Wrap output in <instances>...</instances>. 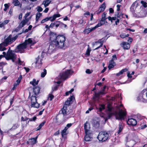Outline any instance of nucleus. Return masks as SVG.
Returning a JSON list of instances; mask_svg holds the SVG:
<instances>
[{
  "label": "nucleus",
  "instance_id": "obj_1",
  "mask_svg": "<svg viewBox=\"0 0 147 147\" xmlns=\"http://www.w3.org/2000/svg\"><path fill=\"white\" fill-rule=\"evenodd\" d=\"M49 34L51 42L48 49L49 53L52 52L56 48H62L64 47L66 39L64 36H57L55 33L51 31Z\"/></svg>",
  "mask_w": 147,
  "mask_h": 147
},
{
  "label": "nucleus",
  "instance_id": "obj_2",
  "mask_svg": "<svg viewBox=\"0 0 147 147\" xmlns=\"http://www.w3.org/2000/svg\"><path fill=\"white\" fill-rule=\"evenodd\" d=\"M107 112L108 114V117L106 118L103 116H102V117H104L105 119V121H107L108 119H110L113 115H115L116 116V119H124V117L126 115V111H123L122 109H119V112L118 113L112 107V106L110 103H108L107 105Z\"/></svg>",
  "mask_w": 147,
  "mask_h": 147
},
{
  "label": "nucleus",
  "instance_id": "obj_3",
  "mask_svg": "<svg viewBox=\"0 0 147 147\" xmlns=\"http://www.w3.org/2000/svg\"><path fill=\"white\" fill-rule=\"evenodd\" d=\"M18 35H16L13 37L11 35H9L4 40V42L0 44V51H4L6 49L5 46L11 44L14 42L18 38Z\"/></svg>",
  "mask_w": 147,
  "mask_h": 147
},
{
  "label": "nucleus",
  "instance_id": "obj_4",
  "mask_svg": "<svg viewBox=\"0 0 147 147\" xmlns=\"http://www.w3.org/2000/svg\"><path fill=\"white\" fill-rule=\"evenodd\" d=\"M73 73V72L72 70H67L65 72L60 73L58 77L55 79V80L58 81H55V83L58 84H60L62 80L65 79L68 77V76L71 75Z\"/></svg>",
  "mask_w": 147,
  "mask_h": 147
},
{
  "label": "nucleus",
  "instance_id": "obj_5",
  "mask_svg": "<svg viewBox=\"0 0 147 147\" xmlns=\"http://www.w3.org/2000/svg\"><path fill=\"white\" fill-rule=\"evenodd\" d=\"M109 138V134L106 131H101L99 132L97 136L98 140L102 142L105 141Z\"/></svg>",
  "mask_w": 147,
  "mask_h": 147
},
{
  "label": "nucleus",
  "instance_id": "obj_6",
  "mask_svg": "<svg viewBox=\"0 0 147 147\" xmlns=\"http://www.w3.org/2000/svg\"><path fill=\"white\" fill-rule=\"evenodd\" d=\"M147 89L143 90L139 94L138 97V100H142L144 102H147Z\"/></svg>",
  "mask_w": 147,
  "mask_h": 147
},
{
  "label": "nucleus",
  "instance_id": "obj_7",
  "mask_svg": "<svg viewBox=\"0 0 147 147\" xmlns=\"http://www.w3.org/2000/svg\"><path fill=\"white\" fill-rule=\"evenodd\" d=\"M44 52H42V54L39 55L36 59L35 62L36 67L38 68L40 67L42 64V61L44 58Z\"/></svg>",
  "mask_w": 147,
  "mask_h": 147
},
{
  "label": "nucleus",
  "instance_id": "obj_8",
  "mask_svg": "<svg viewBox=\"0 0 147 147\" xmlns=\"http://www.w3.org/2000/svg\"><path fill=\"white\" fill-rule=\"evenodd\" d=\"M27 48L25 44L23 43L17 47L15 50V51L17 53H24L25 49Z\"/></svg>",
  "mask_w": 147,
  "mask_h": 147
},
{
  "label": "nucleus",
  "instance_id": "obj_9",
  "mask_svg": "<svg viewBox=\"0 0 147 147\" xmlns=\"http://www.w3.org/2000/svg\"><path fill=\"white\" fill-rule=\"evenodd\" d=\"M10 48L9 47L7 53L6 55L5 56V59L7 60L10 59L16 58V55L15 52L13 51L10 50Z\"/></svg>",
  "mask_w": 147,
  "mask_h": 147
},
{
  "label": "nucleus",
  "instance_id": "obj_10",
  "mask_svg": "<svg viewBox=\"0 0 147 147\" xmlns=\"http://www.w3.org/2000/svg\"><path fill=\"white\" fill-rule=\"evenodd\" d=\"M36 42L33 38H29L28 39L26 40L24 43L26 45L28 49H29L28 48H30L31 47L35 44Z\"/></svg>",
  "mask_w": 147,
  "mask_h": 147
},
{
  "label": "nucleus",
  "instance_id": "obj_11",
  "mask_svg": "<svg viewBox=\"0 0 147 147\" xmlns=\"http://www.w3.org/2000/svg\"><path fill=\"white\" fill-rule=\"evenodd\" d=\"M36 97L34 96H32L31 97L32 107L38 108L39 104L37 102Z\"/></svg>",
  "mask_w": 147,
  "mask_h": 147
},
{
  "label": "nucleus",
  "instance_id": "obj_12",
  "mask_svg": "<svg viewBox=\"0 0 147 147\" xmlns=\"http://www.w3.org/2000/svg\"><path fill=\"white\" fill-rule=\"evenodd\" d=\"M85 133H92L90 130V125L88 122L86 121L84 124Z\"/></svg>",
  "mask_w": 147,
  "mask_h": 147
},
{
  "label": "nucleus",
  "instance_id": "obj_13",
  "mask_svg": "<svg viewBox=\"0 0 147 147\" xmlns=\"http://www.w3.org/2000/svg\"><path fill=\"white\" fill-rule=\"evenodd\" d=\"M103 38L101 40H99L98 41L95 42L94 44H92L93 46H96L97 47L94 50H97L102 46L103 43V41L102 40Z\"/></svg>",
  "mask_w": 147,
  "mask_h": 147
},
{
  "label": "nucleus",
  "instance_id": "obj_14",
  "mask_svg": "<svg viewBox=\"0 0 147 147\" xmlns=\"http://www.w3.org/2000/svg\"><path fill=\"white\" fill-rule=\"evenodd\" d=\"M127 123L129 125L134 126L136 125L137 122L135 119L134 118H131L128 119L127 121Z\"/></svg>",
  "mask_w": 147,
  "mask_h": 147
},
{
  "label": "nucleus",
  "instance_id": "obj_15",
  "mask_svg": "<svg viewBox=\"0 0 147 147\" xmlns=\"http://www.w3.org/2000/svg\"><path fill=\"white\" fill-rule=\"evenodd\" d=\"M120 45L124 49L128 50L129 49L130 47V44L127 42H123L120 44Z\"/></svg>",
  "mask_w": 147,
  "mask_h": 147
},
{
  "label": "nucleus",
  "instance_id": "obj_16",
  "mask_svg": "<svg viewBox=\"0 0 147 147\" xmlns=\"http://www.w3.org/2000/svg\"><path fill=\"white\" fill-rule=\"evenodd\" d=\"M85 136L84 137V140L86 141H89L91 140L92 138V133H85Z\"/></svg>",
  "mask_w": 147,
  "mask_h": 147
},
{
  "label": "nucleus",
  "instance_id": "obj_17",
  "mask_svg": "<svg viewBox=\"0 0 147 147\" xmlns=\"http://www.w3.org/2000/svg\"><path fill=\"white\" fill-rule=\"evenodd\" d=\"M96 26L92 28H86L83 31V33L84 34H87L90 32L94 30L96 28Z\"/></svg>",
  "mask_w": 147,
  "mask_h": 147
},
{
  "label": "nucleus",
  "instance_id": "obj_18",
  "mask_svg": "<svg viewBox=\"0 0 147 147\" xmlns=\"http://www.w3.org/2000/svg\"><path fill=\"white\" fill-rule=\"evenodd\" d=\"M104 93L103 91H100L99 93H96L93 97L94 101H98L99 98V96L100 94H103Z\"/></svg>",
  "mask_w": 147,
  "mask_h": 147
},
{
  "label": "nucleus",
  "instance_id": "obj_19",
  "mask_svg": "<svg viewBox=\"0 0 147 147\" xmlns=\"http://www.w3.org/2000/svg\"><path fill=\"white\" fill-rule=\"evenodd\" d=\"M59 21H57L54 23H51L49 25V27H50V28H54V27L55 26V28L56 29L59 26Z\"/></svg>",
  "mask_w": 147,
  "mask_h": 147
},
{
  "label": "nucleus",
  "instance_id": "obj_20",
  "mask_svg": "<svg viewBox=\"0 0 147 147\" xmlns=\"http://www.w3.org/2000/svg\"><path fill=\"white\" fill-rule=\"evenodd\" d=\"M115 65V63L114 61H113V60H111L109 62L108 68L109 69H110L113 68Z\"/></svg>",
  "mask_w": 147,
  "mask_h": 147
},
{
  "label": "nucleus",
  "instance_id": "obj_21",
  "mask_svg": "<svg viewBox=\"0 0 147 147\" xmlns=\"http://www.w3.org/2000/svg\"><path fill=\"white\" fill-rule=\"evenodd\" d=\"M73 98L74 97L72 96H71L65 102V104L64 106H65L67 107H69V105L70 104L71 101L72 100Z\"/></svg>",
  "mask_w": 147,
  "mask_h": 147
},
{
  "label": "nucleus",
  "instance_id": "obj_22",
  "mask_svg": "<svg viewBox=\"0 0 147 147\" xmlns=\"http://www.w3.org/2000/svg\"><path fill=\"white\" fill-rule=\"evenodd\" d=\"M69 131L68 130L64 128V129L62 131L61 133L62 136L63 138L65 137V136L68 134Z\"/></svg>",
  "mask_w": 147,
  "mask_h": 147
},
{
  "label": "nucleus",
  "instance_id": "obj_23",
  "mask_svg": "<svg viewBox=\"0 0 147 147\" xmlns=\"http://www.w3.org/2000/svg\"><path fill=\"white\" fill-rule=\"evenodd\" d=\"M37 137L36 138H33L30 139L29 141V143L32 145L35 144L37 142L36 140Z\"/></svg>",
  "mask_w": 147,
  "mask_h": 147
},
{
  "label": "nucleus",
  "instance_id": "obj_24",
  "mask_svg": "<svg viewBox=\"0 0 147 147\" xmlns=\"http://www.w3.org/2000/svg\"><path fill=\"white\" fill-rule=\"evenodd\" d=\"M67 107L65 106H64L63 108L61 110V111L62 114L64 115H66L68 113L67 111Z\"/></svg>",
  "mask_w": 147,
  "mask_h": 147
},
{
  "label": "nucleus",
  "instance_id": "obj_25",
  "mask_svg": "<svg viewBox=\"0 0 147 147\" xmlns=\"http://www.w3.org/2000/svg\"><path fill=\"white\" fill-rule=\"evenodd\" d=\"M52 0H46L43 2L42 4H43L45 7H46L49 5L52 1Z\"/></svg>",
  "mask_w": 147,
  "mask_h": 147
},
{
  "label": "nucleus",
  "instance_id": "obj_26",
  "mask_svg": "<svg viewBox=\"0 0 147 147\" xmlns=\"http://www.w3.org/2000/svg\"><path fill=\"white\" fill-rule=\"evenodd\" d=\"M9 21V20H7L4 21L3 22H0V27L2 28L4 25L8 24Z\"/></svg>",
  "mask_w": 147,
  "mask_h": 147
},
{
  "label": "nucleus",
  "instance_id": "obj_27",
  "mask_svg": "<svg viewBox=\"0 0 147 147\" xmlns=\"http://www.w3.org/2000/svg\"><path fill=\"white\" fill-rule=\"evenodd\" d=\"M40 88L39 87H36L34 88V92L35 95H37L40 92Z\"/></svg>",
  "mask_w": 147,
  "mask_h": 147
},
{
  "label": "nucleus",
  "instance_id": "obj_28",
  "mask_svg": "<svg viewBox=\"0 0 147 147\" xmlns=\"http://www.w3.org/2000/svg\"><path fill=\"white\" fill-rule=\"evenodd\" d=\"M97 109H98L99 111L101 112L103 110L105 109V105H99L98 108H96Z\"/></svg>",
  "mask_w": 147,
  "mask_h": 147
},
{
  "label": "nucleus",
  "instance_id": "obj_29",
  "mask_svg": "<svg viewBox=\"0 0 147 147\" xmlns=\"http://www.w3.org/2000/svg\"><path fill=\"white\" fill-rule=\"evenodd\" d=\"M123 128V126L121 123H119V130L117 133L118 134H119L122 131Z\"/></svg>",
  "mask_w": 147,
  "mask_h": 147
},
{
  "label": "nucleus",
  "instance_id": "obj_30",
  "mask_svg": "<svg viewBox=\"0 0 147 147\" xmlns=\"http://www.w3.org/2000/svg\"><path fill=\"white\" fill-rule=\"evenodd\" d=\"M46 123L45 121H44L42 123L40 124L36 128V131L39 130L42 127L44 126L45 125V123Z\"/></svg>",
  "mask_w": 147,
  "mask_h": 147
},
{
  "label": "nucleus",
  "instance_id": "obj_31",
  "mask_svg": "<svg viewBox=\"0 0 147 147\" xmlns=\"http://www.w3.org/2000/svg\"><path fill=\"white\" fill-rule=\"evenodd\" d=\"M22 79V76L21 75H20L19 77L18 78V79L16 81V83L14 84V86H17L20 83V81Z\"/></svg>",
  "mask_w": 147,
  "mask_h": 147
},
{
  "label": "nucleus",
  "instance_id": "obj_32",
  "mask_svg": "<svg viewBox=\"0 0 147 147\" xmlns=\"http://www.w3.org/2000/svg\"><path fill=\"white\" fill-rule=\"evenodd\" d=\"M38 81H36L35 79H33L32 81H31L30 82V84L32 85L33 86H34L38 84Z\"/></svg>",
  "mask_w": 147,
  "mask_h": 147
},
{
  "label": "nucleus",
  "instance_id": "obj_33",
  "mask_svg": "<svg viewBox=\"0 0 147 147\" xmlns=\"http://www.w3.org/2000/svg\"><path fill=\"white\" fill-rule=\"evenodd\" d=\"M42 14L40 13H36V22H38L39 18H40Z\"/></svg>",
  "mask_w": 147,
  "mask_h": 147
},
{
  "label": "nucleus",
  "instance_id": "obj_34",
  "mask_svg": "<svg viewBox=\"0 0 147 147\" xmlns=\"http://www.w3.org/2000/svg\"><path fill=\"white\" fill-rule=\"evenodd\" d=\"M26 23V22L25 20L22 21L20 23L19 27L20 28H22L25 25Z\"/></svg>",
  "mask_w": 147,
  "mask_h": 147
},
{
  "label": "nucleus",
  "instance_id": "obj_35",
  "mask_svg": "<svg viewBox=\"0 0 147 147\" xmlns=\"http://www.w3.org/2000/svg\"><path fill=\"white\" fill-rule=\"evenodd\" d=\"M59 26L62 28H67V25L66 24L63 23L60 21H59Z\"/></svg>",
  "mask_w": 147,
  "mask_h": 147
},
{
  "label": "nucleus",
  "instance_id": "obj_36",
  "mask_svg": "<svg viewBox=\"0 0 147 147\" xmlns=\"http://www.w3.org/2000/svg\"><path fill=\"white\" fill-rule=\"evenodd\" d=\"M13 3L15 6H18L20 3L18 0H13Z\"/></svg>",
  "mask_w": 147,
  "mask_h": 147
},
{
  "label": "nucleus",
  "instance_id": "obj_37",
  "mask_svg": "<svg viewBox=\"0 0 147 147\" xmlns=\"http://www.w3.org/2000/svg\"><path fill=\"white\" fill-rule=\"evenodd\" d=\"M99 122L98 121H95L94 122V126L95 127V128H97L99 127Z\"/></svg>",
  "mask_w": 147,
  "mask_h": 147
},
{
  "label": "nucleus",
  "instance_id": "obj_38",
  "mask_svg": "<svg viewBox=\"0 0 147 147\" xmlns=\"http://www.w3.org/2000/svg\"><path fill=\"white\" fill-rule=\"evenodd\" d=\"M47 74V70L46 69H44L43 71L41 73V76L42 78L44 77Z\"/></svg>",
  "mask_w": 147,
  "mask_h": 147
},
{
  "label": "nucleus",
  "instance_id": "obj_39",
  "mask_svg": "<svg viewBox=\"0 0 147 147\" xmlns=\"http://www.w3.org/2000/svg\"><path fill=\"white\" fill-rule=\"evenodd\" d=\"M104 22H102L101 20L100 22H99L95 26H96V28L99 27L100 26L104 24H105Z\"/></svg>",
  "mask_w": 147,
  "mask_h": 147
},
{
  "label": "nucleus",
  "instance_id": "obj_40",
  "mask_svg": "<svg viewBox=\"0 0 147 147\" xmlns=\"http://www.w3.org/2000/svg\"><path fill=\"white\" fill-rule=\"evenodd\" d=\"M135 9V3H134L131 5L130 7V9L131 11H134Z\"/></svg>",
  "mask_w": 147,
  "mask_h": 147
},
{
  "label": "nucleus",
  "instance_id": "obj_41",
  "mask_svg": "<svg viewBox=\"0 0 147 147\" xmlns=\"http://www.w3.org/2000/svg\"><path fill=\"white\" fill-rule=\"evenodd\" d=\"M129 36V34H122L120 35V36L121 38H123L126 37L128 36Z\"/></svg>",
  "mask_w": 147,
  "mask_h": 147
},
{
  "label": "nucleus",
  "instance_id": "obj_42",
  "mask_svg": "<svg viewBox=\"0 0 147 147\" xmlns=\"http://www.w3.org/2000/svg\"><path fill=\"white\" fill-rule=\"evenodd\" d=\"M49 20V19L48 18H46L45 19L42 20L41 22V24L44 23L47 21Z\"/></svg>",
  "mask_w": 147,
  "mask_h": 147
},
{
  "label": "nucleus",
  "instance_id": "obj_43",
  "mask_svg": "<svg viewBox=\"0 0 147 147\" xmlns=\"http://www.w3.org/2000/svg\"><path fill=\"white\" fill-rule=\"evenodd\" d=\"M54 97V96L51 94H50L49 95V98L50 100H52Z\"/></svg>",
  "mask_w": 147,
  "mask_h": 147
},
{
  "label": "nucleus",
  "instance_id": "obj_44",
  "mask_svg": "<svg viewBox=\"0 0 147 147\" xmlns=\"http://www.w3.org/2000/svg\"><path fill=\"white\" fill-rule=\"evenodd\" d=\"M58 86H57L55 85V86L53 87L52 88V92L56 90L58 88Z\"/></svg>",
  "mask_w": 147,
  "mask_h": 147
},
{
  "label": "nucleus",
  "instance_id": "obj_45",
  "mask_svg": "<svg viewBox=\"0 0 147 147\" xmlns=\"http://www.w3.org/2000/svg\"><path fill=\"white\" fill-rule=\"evenodd\" d=\"M105 10L104 9H102L100 7L99 9H98V10L97 11V13L99 14L101 12L104 11Z\"/></svg>",
  "mask_w": 147,
  "mask_h": 147
},
{
  "label": "nucleus",
  "instance_id": "obj_46",
  "mask_svg": "<svg viewBox=\"0 0 147 147\" xmlns=\"http://www.w3.org/2000/svg\"><path fill=\"white\" fill-rule=\"evenodd\" d=\"M72 124L71 123H68L66 127H65V128L68 130V129L70 127L72 126Z\"/></svg>",
  "mask_w": 147,
  "mask_h": 147
},
{
  "label": "nucleus",
  "instance_id": "obj_47",
  "mask_svg": "<svg viewBox=\"0 0 147 147\" xmlns=\"http://www.w3.org/2000/svg\"><path fill=\"white\" fill-rule=\"evenodd\" d=\"M90 51L91 50L89 48H88L86 51V54L88 56H89L90 55Z\"/></svg>",
  "mask_w": 147,
  "mask_h": 147
},
{
  "label": "nucleus",
  "instance_id": "obj_48",
  "mask_svg": "<svg viewBox=\"0 0 147 147\" xmlns=\"http://www.w3.org/2000/svg\"><path fill=\"white\" fill-rule=\"evenodd\" d=\"M128 70L127 68H125L124 69H122L120 71V73L121 74H122L124 72L127 71Z\"/></svg>",
  "mask_w": 147,
  "mask_h": 147
},
{
  "label": "nucleus",
  "instance_id": "obj_49",
  "mask_svg": "<svg viewBox=\"0 0 147 147\" xmlns=\"http://www.w3.org/2000/svg\"><path fill=\"white\" fill-rule=\"evenodd\" d=\"M141 3L144 7H147V3L146 2H144L143 1H141Z\"/></svg>",
  "mask_w": 147,
  "mask_h": 147
},
{
  "label": "nucleus",
  "instance_id": "obj_50",
  "mask_svg": "<svg viewBox=\"0 0 147 147\" xmlns=\"http://www.w3.org/2000/svg\"><path fill=\"white\" fill-rule=\"evenodd\" d=\"M37 9V10L38 12H41L43 10L42 8L40 6L38 7Z\"/></svg>",
  "mask_w": 147,
  "mask_h": 147
},
{
  "label": "nucleus",
  "instance_id": "obj_51",
  "mask_svg": "<svg viewBox=\"0 0 147 147\" xmlns=\"http://www.w3.org/2000/svg\"><path fill=\"white\" fill-rule=\"evenodd\" d=\"M86 72L87 74H90L92 72V71H91L90 69H87L86 70Z\"/></svg>",
  "mask_w": 147,
  "mask_h": 147
},
{
  "label": "nucleus",
  "instance_id": "obj_52",
  "mask_svg": "<svg viewBox=\"0 0 147 147\" xmlns=\"http://www.w3.org/2000/svg\"><path fill=\"white\" fill-rule=\"evenodd\" d=\"M49 18V20H50L51 22L54 21L56 19L55 18V17L54 16H53L52 17H50Z\"/></svg>",
  "mask_w": 147,
  "mask_h": 147
},
{
  "label": "nucleus",
  "instance_id": "obj_53",
  "mask_svg": "<svg viewBox=\"0 0 147 147\" xmlns=\"http://www.w3.org/2000/svg\"><path fill=\"white\" fill-rule=\"evenodd\" d=\"M18 126H19L17 124H16L13 125L12 128L13 129H15L16 128H18Z\"/></svg>",
  "mask_w": 147,
  "mask_h": 147
},
{
  "label": "nucleus",
  "instance_id": "obj_54",
  "mask_svg": "<svg viewBox=\"0 0 147 147\" xmlns=\"http://www.w3.org/2000/svg\"><path fill=\"white\" fill-rule=\"evenodd\" d=\"M30 14V12H28L26 13L24 16V18L26 20V18L28 17Z\"/></svg>",
  "mask_w": 147,
  "mask_h": 147
},
{
  "label": "nucleus",
  "instance_id": "obj_55",
  "mask_svg": "<svg viewBox=\"0 0 147 147\" xmlns=\"http://www.w3.org/2000/svg\"><path fill=\"white\" fill-rule=\"evenodd\" d=\"M101 8L105 9L106 7V5L105 3H103L100 7Z\"/></svg>",
  "mask_w": 147,
  "mask_h": 147
},
{
  "label": "nucleus",
  "instance_id": "obj_56",
  "mask_svg": "<svg viewBox=\"0 0 147 147\" xmlns=\"http://www.w3.org/2000/svg\"><path fill=\"white\" fill-rule=\"evenodd\" d=\"M79 23L82 26L85 24V23H84V21L82 20H79Z\"/></svg>",
  "mask_w": 147,
  "mask_h": 147
},
{
  "label": "nucleus",
  "instance_id": "obj_57",
  "mask_svg": "<svg viewBox=\"0 0 147 147\" xmlns=\"http://www.w3.org/2000/svg\"><path fill=\"white\" fill-rule=\"evenodd\" d=\"M28 119V118L26 117H22L21 118V120L23 121H24L27 120Z\"/></svg>",
  "mask_w": 147,
  "mask_h": 147
},
{
  "label": "nucleus",
  "instance_id": "obj_58",
  "mask_svg": "<svg viewBox=\"0 0 147 147\" xmlns=\"http://www.w3.org/2000/svg\"><path fill=\"white\" fill-rule=\"evenodd\" d=\"M36 119V116L30 119V120L31 121H35Z\"/></svg>",
  "mask_w": 147,
  "mask_h": 147
},
{
  "label": "nucleus",
  "instance_id": "obj_59",
  "mask_svg": "<svg viewBox=\"0 0 147 147\" xmlns=\"http://www.w3.org/2000/svg\"><path fill=\"white\" fill-rule=\"evenodd\" d=\"M111 60H113V61L117 60V57L115 55H114L113 56L112 59Z\"/></svg>",
  "mask_w": 147,
  "mask_h": 147
},
{
  "label": "nucleus",
  "instance_id": "obj_60",
  "mask_svg": "<svg viewBox=\"0 0 147 147\" xmlns=\"http://www.w3.org/2000/svg\"><path fill=\"white\" fill-rule=\"evenodd\" d=\"M121 7V5H117V11H119L120 10V7Z\"/></svg>",
  "mask_w": 147,
  "mask_h": 147
},
{
  "label": "nucleus",
  "instance_id": "obj_61",
  "mask_svg": "<svg viewBox=\"0 0 147 147\" xmlns=\"http://www.w3.org/2000/svg\"><path fill=\"white\" fill-rule=\"evenodd\" d=\"M133 41L131 37H129L128 40V41L130 42L129 44L131 43Z\"/></svg>",
  "mask_w": 147,
  "mask_h": 147
},
{
  "label": "nucleus",
  "instance_id": "obj_62",
  "mask_svg": "<svg viewBox=\"0 0 147 147\" xmlns=\"http://www.w3.org/2000/svg\"><path fill=\"white\" fill-rule=\"evenodd\" d=\"M53 16L55 18H57L59 17L60 16V15L59 14H54Z\"/></svg>",
  "mask_w": 147,
  "mask_h": 147
},
{
  "label": "nucleus",
  "instance_id": "obj_63",
  "mask_svg": "<svg viewBox=\"0 0 147 147\" xmlns=\"http://www.w3.org/2000/svg\"><path fill=\"white\" fill-rule=\"evenodd\" d=\"M131 74H130V72H128L127 73V76L128 78H132V76L131 75Z\"/></svg>",
  "mask_w": 147,
  "mask_h": 147
},
{
  "label": "nucleus",
  "instance_id": "obj_64",
  "mask_svg": "<svg viewBox=\"0 0 147 147\" xmlns=\"http://www.w3.org/2000/svg\"><path fill=\"white\" fill-rule=\"evenodd\" d=\"M109 12L111 13H113L114 12L113 9L111 8L109 9Z\"/></svg>",
  "mask_w": 147,
  "mask_h": 147
}]
</instances>
